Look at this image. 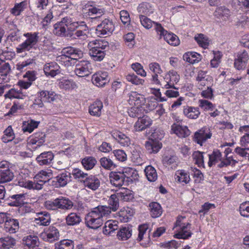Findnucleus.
Masks as SVG:
<instances>
[{
  "label": "nucleus",
  "instance_id": "603ef678",
  "mask_svg": "<svg viewBox=\"0 0 249 249\" xmlns=\"http://www.w3.org/2000/svg\"><path fill=\"white\" fill-rule=\"evenodd\" d=\"M60 89L65 90L72 89L77 88L76 83L68 79H62L59 82Z\"/></svg>",
  "mask_w": 249,
  "mask_h": 249
},
{
  "label": "nucleus",
  "instance_id": "393cba45",
  "mask_svg": "<svg viewBox=\"0 0 249 249\" xmlns=\"http://www.w3.org/2000/svg\"><path fill=\"white\" fill-rule=\"evenodd\" d=\"M17 243L16 240L11 236H6L0 238V249H11Z\"/></svg>",
  "mask_w": 249,
  "mask_h": 249
},
{
  "label": "nucleus",
  "instance_id": "37998d69",
  "mask_svg": "<svg viewBox=\"0 0 249 249\" xmlns=\"http://www.w3.org/2000/svg\"><path fill=\"white\" fill-rule=\"evenodd\" d=\"M5 98L13 99H23L24 97H25V95L22 92L21 89L19 90L16 89L15 88H13L8 90L4 95Z\"/></svg>",
  "mask_w": 249,
  "mask_h": 249
},
{
  "label": "nucleus",
  "instance_id": "4468645a",
  "mask_svg": "<svg viewBox=\"0 0 249 249\" xmlns=\"http://www.w3.org/2000/svg\"><path fill=\"white\" fill-rule=\"evenodd\" d=\"M148 69L153 73L151 81L155 85H160V81L159 79V75L163 72L160 65L157 62H151L148 65Z\"/></svg>",
  "mask_w": 249,
  "mask_h": 249
},
{
  "label": "nucleus",
  "instance_id": "e433bc0d",
  "mask_svg": "<svg viewBox=\"0 0 249 249\" xmlns=\"http://www.w3.org/2000/svg\"><path fill=\"white\" fill-rule=\"evenodd\" d=\"M89 47H92L97 50L105 51L108 48V42L104 39L96 40L90 42L88 44Z\"/></svg>",
  "mask_w": 249,
  "mask_h": 249
},
{
  "label": "nucleus",
  "instance_id": "6ab92c4d",
  "mask_svg": "<svg viewBox=\"0 0 249 249\" xmlns=\"http://www.w3.org/2000/svg\"><path fill=\"white\" fill-rule=\"evenodd\" d=\"M152 123V120L148 116L143 115L141 118H138V121L134 125V129L136 131H141L149 127Z\"/></svg>",
  "mask_w": 249,
  "mask_h": 249
},
{
  "label": "nucleus",
  "instance_id": "f3484780",
  "mask_svg": "<svg viewBox=\"0 0 249 249\" xmlns=\"http://www.w3.org/2000/svg\"><path fill=\"white\" fill-rule=\"evenodd\" d=\"M92 83L97 87H102L109 81L108 73L106 71H98L92 76Z\"/></svg>",
  "mask_w": 249,
  "mask_h": 249
},
{
  "label": "nucleus",
  "instance_id": "3c124183",
  "mask_svg": "<svg viewBox=\"0 0 249 249\" xmlns=\"http://www.w3.org/2000/svg\"><path fill=\"white\" fill-rule=\"evenodd\" d=\"M164 39L169 44L178 46L179 44L178 37L175 34L167 32L163 36Z\"/></svg>",
  "mask_w": 249,
  "mask_h": 249
},
{
  "label": "nucleus",
  "instance_id": "a18cd8bd",
  "mask_svg": "<svg viewBox=\"0 0 249 249\" xmlns=\"http://www.w3.org/2000/svg\"><path fill=\"white\" fill-rule=\"evenodd\" d=\"M138 11L140 15H149L153 13L154 9L149 3L143 2L139 5Z\"/></svg>",
  "mask_w": 249,
  "mask_h": 249
},
{
  "label": "nucleus",
  "instance_id": "79ce46f5",
  "mask_svg": "<svg viewBox=\"0 0 249 249\" xmlns=\"http://www.w3.org/2000/svg\"><path fill=\"white\" fill-rule=\"evenodd\" d=\"M129 150L131 153L130 158L132 161L136 164H141L142 160L141 157L140 152L137 150L133 145H132V147H129L128 145L127 146V151Z\"/></svg>",
  "mask_w": 249,
  "mask_h": 249
},
{
  "label": "nucleus",
  "instance_id": "6e6d98bb",
  "mask_svg": "<svg viewBox=\"0 0 249 249\" xmlns=\"http://www.w3.org/2000/svg\"><path fill=\"white\" fill-rule=\"evenodd\" d=\"M45 134L42 132H37L34 134L31 141L33 144L40 146L45 142Z\"/></svg>",
  "mask_w": 249,
  "mask_h": 249
},
{
  "label": "nucleus",
  "instance_id": "052dcab7",
  "mask_svg": "<svg viewBox=\"0 0 249 249\" xmlns=\"http://www.w3.org/2000/svg\"><path fill=\"white\" fill-rule=\"evenodd\" d=\"M101 166L105 169L111 170L115 167V165L110 159L106 157L102 158L100 160Z\"/></svg>",
  "mask_w": 249,
  "mask_h": 249
},
{
  "label": "nucleus",
  "instance_id": "c756f323",
  "mask_svg": "<svg viewBox=\"0 0 249 249\" xmlns=\"http://www.w3.org/2000/svg\"><path fill=\"white\" fill-rule=\"evenodd\" d=\"M231 15V12L229 9L225 6L217 7L214 12V16L223 20H227Z\"/></svg>",
  "mask_w": 249,
  "mask_h": 249
},
{
  "label": "nucleus",
  "instance_id": "412c9836",
  "mask_svg": "<svg viewBox=\"0 0 249 249\" xmlns=\"http://www.w3.org/2000/svg\"><path fill=\"white\" fill-rule=\"evenodd\" d=\"M54 155L51 151L44 152L38 155L36 160L40 165H50L53 159Z\"/></svg>",
  "mask_w": 249,
  "mask_h": 249
},
{
  "label": "nucleus",
  "instance_id": "de8ad7c7",
  "mask_svg": "<svg viewBox=\"0 0 249 249\" xmlns=\"http://www.w3.org/2000/svg\"><path fill=\"white\" fill-rule=\"evenodd\" d=\"M14 173L10 169L0 171V184L11 181L14 178Z\"/></svg>",
  "mask_w": 249,
  "mask_h": 249
},
{
  "label": "nucleus",
  "instance_id": "f704fd0d",
  "mask_svg": "<svg viewBox=\"0 0 249 249\" xmlns=\"http://www.w3.org/2000/svg\"><path fill=\"white\" fill-rule=\"evenodd\" d=\"M150 215L153 218H157L161 215L162 209L159 203L155 202H151L149 205Z\"/></svg>",
  "mask_w": 249,
  "mask_h": 249
},
{
  "label": "nucleus",
  "instance_id": "4d7b16f0",
  "mask_svg": "<svg viewBox=\"0 0 249 249\" xmlns=\"http://www.w3.org/2000/svg\"><path fill=\"white\" fill-rule=\"evenodd\" d=\"M53 33L54 34L60 36H65L66 35L67 28L66 27L58 22L55 23L54 26Z\"/></svg>",
  "mask_w": 249,
  "mask_h": 249
},
{
  "label": "nucleus",
  "instance_id": "bb28decb",
  "mask_svg": "<svg viewBox=\"0 0 249 249\" xmlns=\"http://www.w3.org/2000/svg\"><path fill=\"white\" fill-rule=\"evenodd\" d=\"M118 222L117 221L108 220L105 223L103 232L104 234L107 235H112L115 231L119 228Z\"/></svg>",
  "mask_w": 249,
  "mask_h": 249
},
{
  "label": "nucleus",
  "instance_id": "ea45409f",
  "mask_svg": "<svg viewBox=\"0 0 249 249\" xmlns=\"http://www.w3.org/2000/svg\"><path fill=\"white\" fill-rule=\"evenodd\" d=\"M183 58L184 61L193 64L198 62L201 59L200 54L195 52L185 53Z\"/></svg>",
  "mask_w": 249,
  "mask_h": 249
},
{
  "label": "nucleus",
  "instance_id": "b1692460",
  "mask_svg": "<svg viewBox=\"0 0 249 249\" xmlns=\"http://www.w3.org/2000/svg\"><path fill=\"white\" fill-rule=\"evenodd\" d=\"M183 111L184 115L190 119H196L200 114L198 107L186 106L183 107Z\"/></svg>",
  "mask_w": 249,
  "mask_h": 249
},
{
  "label": "nucleus",
  "instance_id": "6e6552de",
  "mask_svg": "<svg viewBox=\"0 0 249 249\" xmlns=\"http://www.w3.org/2000/svg\"><path fill=\"white\" fill-rule=\"evenodd\" d=\"M158 132L156 131L153 134L152 136L155 140L149 139L145 142V146L149 153H157L161 148V143L157 139L161 140L163 137V133H160L158 136Z\"/></svg>",
  "mask_w": 249,
  "mask_h": 249
},
{
  "label": "nucleus",
  "instance_id": "39448f33",
  "mask_svg": "<svg viewBox=\"0 0 249 249\" xmlns=\"http://www.w3.org/2000/svg\"><path fill=\"white\" fill-rule=\"evenodd\" d=\"M44 206L48 210H69L73 206V203L70 200L61 196L53 200L46 201Z\"/></svg>",
  "mask_w": 249,
  "mask_h": 249
},
{
  "label": "nucleus",
  "instance_id": "58836bf2",
  "mask_svg": "<svg viewBox=\"0 0 249 249\" xmlns=\"http://www.w3.org/2000/svg\"><path fill=\"white\" fill-rule=\"evenodd\" d=\"M66 221L67 225L74 226L79 224L82 221V218L79 214L71 213L66 217Z\"/></svg>",
  "mask_w": 249,
  "mask_h": 249
},
{
  "label": "nucleus",
  "instance_id": "473e14b6",
  "mask_svg": "<svg viewBox=\"0 0 249 249\" xmlns=\"http://www.w3.org/2000/svg\"><path fill=\"white\" fill-rule=\"evenodd\" d=\"M103 107L102 102L100 100H96L89 107V113L92 116H99Z\"/></svg>",
  "mask_w": 249,
  "mask_h": 249
},
{
  "label": "nucleus",
  "instance_id": "5701e85b",
  "mask_svg": "<svg viewBox=\"0 0 249 249\" xmlns=\"http://www.w3.org/2000/svg\"><path fill=\"white\" fill-rule=\"evenodd\" d=\"M83 181L85 187L92 190H96L100 185L99 179L94 176L87 177Z\"/></svg>",
  "mask_w": 249,
  "mask_h": 249
},
{
  "label": "nucleus",
  "instance_id": "4be33fe9",
  "mask_svg": "<svg viewBox=\"0 0 249 249\" xmlns=\"http://www.w3.org/2000/svg\"><path fill=\"white\" fill-rule=\"evenodd\" d=\"M71 174L64 171L55 177L53 181H55L58 186L64 187L71 181Z\"/></svg>",
  "mask_w": 249,
  "mask_h": 249
},
{
  "label": "nucleus",
  "instance_id": "7c9ffc66",
  "mask_svg": "<svg viewBox=\"0 0 249 249\" xmlns=\"http://www.w3.org/2000/svg\"><path fill=\"white\" fill-rule=\"evenodd\" d=\"M23 243L29 249H39L38 247L39 245L38 238L36 236L29 235L24 237L23 239Z\"/></svg>",
  "mask_w": 249,
  "mask_h": 249
},
{
  "label": "nucleus",
  "instance_id": "2f4dec72",
  "mask_svg": "<svg viewBox=\"0 0 249 249\" xmlns=\"http://www.w3.org/2000/svg\"><path fill=\"white\" fill-rule=\"evenodd\" d=\"M139 175L137 171L132 168H125V182L128 185L138 179Z\"/></svg>",
  "mask_w": 249,
  "mask_h": 249
},
{
  "label": "nucleus",
  "instance_id": "9b49d317",
  "mask_svg": "<svg viewBox=\"0 0 249 249\" xmlns=\"http://www.w3.org/2000/svg\"><path fill=\"white\" fill-rule=\"evenodd\" d=\"M164 81L160 82V85L164 86L166 89L174 88L176 89L174 85L177 84L179 80V75L178 73L174 71H170L168 73L165 74L164 76Z\"/></svg>",
  "mask_w": 249,
  "mask_h": 249
},
{
  "label": "nucleus",
  "instance_id": "1a4fd4ad",
  "mask_svg": "<svg viewBox=\"0 0 249 249\" xmlns=\"http://www.w3.org/2000/svg\"><path fill=\"white\" fill-rule=\"evenodd\" d=\"M121 198L123 200L124 199V192L122 191L119 192L116 194L111 195L108 198L107 201L108 206H99V207H102L104 209H109V212L108 215L111 213L112 211L115 212L119 208V199Z\"/></svg>",
  "mask_w": 249,
  "mask_h": 249
},
{
  "label": "nucleus",
  "instance_id": "c03bdc74",
  "mask_svg": "<svg viewBox=\"0 0 249 249\" xmlns=\"http://www.w3.org/2000/svg\"><path fill=\"white\" fill-rule=\"evenodd\" d=\"M175 176V179L179 182H183L185 184H187L190 181L189 174L183 170L177 171L176 173Z\"/></svg>",
  "mask_w": 249,
  "mask_h": 249
},
{
  "label": "nucleus",
  "instance_id": "c85d7f7f",
  "mask_svg": "<svg viewBox=\"0 0 249 249\" xmlns=\"http://www.w3.org/2000/svg\"><path fill=\"white\" fill-rule=\"evenodd\" d=\"M89 28L84 21H80V27L74 33L75 38L85 39L88 37Z\"/></svg>",
  "mask_w": 249,
  "mask_h": 249
},
{
  "label": "nucleus",
  "instance_id": "69168bd1",
  "mask_svg": "<svg viewBox=\"0 0 249 249\" xmlns=\"http://www.w3.org/2000/svg\"><path fill=\"white\" fill-rule=\"evenodd\" d=\"M52 175L53 173L50 170H48V171L42 170L36 176L35 178L45 180L46 182H47L52 178Z\"/></svg>",
  "mask_w": 249,
  "mask_h": 249
},
{
  "label": "nucleus",
  "instance_id": "5fc2aeb1",
  "mask_svg": "<svg viewBox=\"0 0 249 249\" xmlns=\"http://www.w3.org/2000/svg\"><path fill=\"white\" fill-rule=\"evenodd\" d=\"M38 124L39 122L34 120H31L30 121L23 123L22 129L24 132H28L31 133L35 128L38 126Z\"/></svg>",
  "mask_w": 249,
  "mask_h": 249
},
{
  "label": "nucleus",
  "instance_id": "20e7f679",
  "mask_svg": "<svg viewBox=\"0 0 249 249\" xmlns=\"http://www.w3.org/2000/svg\"><path fill=\"white\" fill-rule=\"evenodd\" d=\"M0 229L6 232L14 233L19 229V222L17 219L11 218L8 213H1Z\"/></svg>",
  "mask_w": 249,
  "mask_h": 249
},
{
  "label": "nucleus",
  "instance_id": "e2e57ef3",
  "mask_svg": "<svg viewBox=\"0 0 249 249\" xmlns=\"http://www.w3.org/2000/svg\"><path fill=\"white\" fill-rule=\"evenodd\" d=\"M88 15L90 16L96 15L95 17H91V18L92 20H95L100 17L104 13V10L103 9L98 8L95 7H92L89 9L88 10Z\"/></svg>",
  "mask_w": 249,
  "mask_h": 249
},
{
  "label": "nucleus",
  "instance_id": "338daca9",
  "mask_svg": "<svg viewBox=\"0 0 249 249\" xmlns=\"http://www.w3.org/2000/svg\"><path fill=\"white\" fill-rule=\"evenodd\" d=\"M141 24L146 29H150L152 26L153 21L144 15H140Z\"/></svg>",
  "mask_w": 249,
  "mask_h": 249
},
{
  "label": "nucleus",
  "instance_id": "774afa93",
  "mask_svg": "<svg viewBox=\"0 0 249 249\" xmlns=\"http://www.w3.org/2000/svg\"><path fill=\"white\" fill-rule=\"evenodd\" d=\"M241 215L244 217H249V202H245L242 203L239 207Z\"/></svg>",
  "mask_w": 249,
  "mask_h": 249
},
{
  "label": "nucleus",
  "instance_id": "f257e3e1",
  "mask_svg": "<svg viewBox=\"0 0 249 249\" xmlns=\"http://www.w3.org/2000/svg\"><path fill=\"white\" fill-rule=\"evenodd\" d=\"M109 209H104L99 206L93 209L85 217V223L89 228L97 229L103 223V217L108 215Z\"/></svg>",
  "mask_w": 249,
  "mask_h": 249
},
{
  "label": "nucleus",
  "instance_id": "72a5a7b5",
  "mask_svg": "<svg viewBox=\"0 0 249 249\" xmlns=\"http://www.w3.org/2000/svg\"><path fill=\"white\" fill-rule=\"evenodd\" d=\"M89 48V53L94 61H101L104 59L106 55L105 51L97 50L92 47Z\"/></svg>",
  "mask_w": 249,
  "mask_h": 249
},
{
  "label": "nucleus",
  "instance_id": "a878e982",
  "mask_svg": "<svg viewBox=\"0 0 249 249\" xmlns=\"http://www.w3.org/2000/svg\"><path fill=\"white\" fill-rule=\"evenodd\" d=\"M50 214L46 212L38 213V217L35 218V222L39 226H47L51 222Z\"/></svg>",
  "mask_w": 249,
  "mask_h": 249
},
{
  "label": "nucleus",
  "instance_id": "dca6fc26",
  "mask_svg": "<svg viewBox=\"0 0 249 249\" xmlns=\"http://www.w3.org/2000/svg\"><path fill=\"white\" fill-rule=\"evenodd\" d=\"M12 201L9 203L10 206L19 207V212H28L27 208L24 205V200L25 198L24 194L13 195L10 196Z\"/></svg>",
  "mask_w": 249,
  "mask_h": 249
},
{
  "label": "nucleus",
  "instance_id": "a211bd4d",
  "mask_svg": "<svg viewBox=\"0 0 249 249\" xmlns=\"http://www.w3.org/2000/svg\"><path fill=\"white\" fill-rule=\"evenodd\" d=\"M43 70L47 76L53 77L60 73L59 66L54 62L46 64L44 66Z\"/></svg>",
  "mask_w": 249,
  "mask_h": 249
},
{
  "label": "nucleus",
  "instance_id": "7ed1b4c3",
  "mask_svg": "<svg viewBox=\"0 0 249 249\" xmlns=\"http://www.w3.org/2000/svg\"><path fill=\"white\" fill-rule=\"evenodd\" d=\"M190 229L191 224L186 221V217L179 216L173 228L176 232L174 237L178 239H186L192 235Z\"/></svg>",
  "mask_w": 249,
  "mask_h": 249
},
{
  "label": "nucleus",
  "instance_id": "864d4df0",
  "mask_svg": "<svg viewBox=\"0 0 249 249\" xmlns=\"http://www.w3.org/2000/svg\"><path fill=\"white\" fill-rule=\"evenodd\" d=\"M96 162V159L92 157H87L82 160V164L85 169L87 170L92 169Z\"/></svg>",
  "mask_w": 249,
  "mask_h": 249
},
{
  "label": "nucleus",
  "instance_id": "49530a36",
  "mask_svg": "<svg viewBox=\"0 0 249 249\" xmlns=\"http://www.w3.org/2000/svg\"><path fill=\"white\" fill-rule=\"evenodd\" d=\"M74 247L73 241L64 239L55 244V249H73Z\"/></svg>",
  "mask_w": 249,
  "mask_h": 249
},
{
  "label": "nucleus",
  "instance_id": "13d9d810",
  "mask_svg": "<svg viewBox=\"0 0 249 249\" xmlns=\"http://www.w3.org/2000/svg\"><path fill=\"white\" fill-rule=\"evenodd\" d=\"M195 39L198 45L204 49L207 48L209 46V41L208 38L203 34H198L195 37Z\"/></svg>",
  "mask_w": 249,
  "mask_h": 249
},
{
  "label": "nucleus",
  "instance_id": "a19ab883",
  "mask_svg": "<svg viewBox=\"0 0 249 249\" xmlns=\"http://www.w3.org/2000/svg\"><path fill=\"white\" fill-rule=\"evenodd\" d=\"M209 162L208 165L209 167H212L213 165H215L216 163L221 161L222 155L219 150H214L211 154L208 155Z\"/></svg>",
  "mask_w": 249,
  "mask_h": 249
},
{
  "label": "nucleus",
  "instance_id": "c9c22d12",
  "mask_svg": "<svg viewBox=\"0 0 249 249\" xmlns=\"http://www.w3.org/2000/svg\"><path fill=\"white\" fill-rule=\"evenodd\" d=\"M164 166L168 168L174 169L177 166V158L174 156H164L162 160Z\"/></svg>",
  "mask_w": 249,
  "mask_h": 249
},
{
  "label": "nucleus",
  "instance_id": "09e8293b",
  "mask_svg": "<svg viewBox=\"0 0 249 249\" xmlns=\"http://www.w3.org/2000/svg\"><path fill=\"white\" fill-rule=\"evenodd\" d=\"M144 172L147 179L151 182L156 181L158 175L156 169L152 166L149 165L145 167Z\"/></svg>",
  "mask_w": 249,
  "mask_h": 249
},
{
  "label": "nucleus",
  "instance_id": "f8f14e48",
  "mask_svg": "<svg viewBox=\"0 0 249 249\" xmlns=\"http://www.w3.org/2000/svg\"><path fill=\"white\" fill-rule=\"evenodd\" d=\"M212 133L209 128L203 127L196 132L194 134V141L197 143L202 145L208 139L211 138Z\"/></svg>",
  "mask_w": 249,
  "mask_h": 249
},
{
  "label": "nucleus",
  "instance_id": "9d476101",
  "mask_svg": "<svg viewBox=\"0 0 249 249\" xmlns=\"http://www.w3.org/2000/svg\"><path fill=\"white\" fill-rule=\"evenodd\" d=\"M74 71L79 77L88 76L92 73L91 64L88 61H78Z\"/></svg>",
  "mask_w": 249,
  "mask_h": 249
},
{
  "label": "nucleus",
  "instance_id": "8fccbe9b",
  "mask_svg": "<svg viewBox=\"0 0 249 249\" xmlns=\"http://www.w3.org/2000/svg\"><path fill=\"white\" fill-rule=\"evenodd\" d=\"M144 109L142 107H134L128 110L129 116L133 118H141L144 115Z\"/></svg>",
  "mask_w": 249,
  "mask_h": 249
},
{
  "label": "nucleus",
  "instance_id": "ddd939ff",
  "mask_svg": "<svg viewBox=\"0 0 249 249\" xmlns=\"http://www.w3.org/2000/svg\"><path fill=\"white\" fill-rule=\"evenodd\" d=\"M249 59L248 52L245 50H240L237 53V58L234 60V67L238 70L244 69Z\"/></svg>",
  "mask_w": 249,
  "mask_h": 249
},
{
  "label": "nucleus",
  "instance_id": "f03ea898",
  "mask_svg": "<svg viewBox=\"0 0 249 249\" xmlns=\"http://www.w3.org/2000/svg\"><path fill=\"white\" fill-rule=\"evenodd\" d=\"M83 55V52L80 49L70 46L62 50L61 55L57 57L56 60L69 67L73 65L75 61L82 57Z\"/></svg>",
  "mask_w": 249,
  "mask_h": 249
},
{
  "label": "nucleus",
  "instance_id": "bf43d9fd",
  "mask_svg": "<svg viewBox=\"0 0 249 249\" xmlns=\"http://www.w3.org/2000/svg\"><path fill=\"white\" fill-rule=\"evenodd\" d=\"M204 152H201L197 151L194 152L193 154V159L195 163L199 167H204L203 154Z\"/></svg>",
  "mask_w": 249,
  "mask_h": 249
},
{
  "label": "nucleus",
  "instance_id": "aec40b11",
  "mask_svg": "<svg viewBox=\"0 0 249 249\" xmlns=\"http://www.w3.org/2000/svg\"><path fill=\"white\" fill-rule=\"evenodd\" d=\"M124 171H123L122 173L121 172H114L111 173L110 175L111 183L114 186L122 190L124 189V187L121 188L124 181Z\"/></svg>",
  "mask_w": 249,
  "mask_h": 249
},
{
  "label": "nucleus",
  "instance_id": "680f3d73",
  "mask_svg": "<svg viewBox=\"0 0 249 249\" xmlns=\"http://www.w3.org/2000/svg\"><path fill=\"white\" fill-rule=\"evenodd\" d=\"M14 138V133L11 126H9L4 131V135L2 137V142L6 143L12 141Z\"/></svg>",
  "mask_w": 249,
  "mask_h": 249
},
{
  "label": "nucleus",
  "instance_id": "cd10ccee",
  "mask_svg": "<svg viewBox=\"0 0 249 249\" xmlns=\"http://www.w3.org/2000/svg\"><path fill=\"white\" fill-rule=\"evenodd\" d=\"M171 130L179 137H185L190 134L189 130L186 126H182L175 123L171 126Z\"/></svg>",
  "mask_w": 249,
  "mask_h": 249
},
{
  "label": "nucleus",
  "instance_id": "0e129e2a",
  "mask_svg": "<svg viewBox=\"0 0 249 249\" xmlns=\"http://www.w3.org/2000/svg\"><path fill=\"white\" fill-rule=\"evenodd\" d=\"M126 79L127 81L136 85H143L144 83V80L139 78L134 73L127 75L126 76Z\"/></svg>",
  "mask_w": 249,
  "mask_h": 249
},
{
  "label": "nucleus",
  "instance_id": "2eb2a0df",
  "mask_svg": "<svg viewBox=\"0 0 249 249\" xmlns=\"http://www.w3.org/2000/svg\"><path fill=\"white\" fill-rule=\"evenodd\" d=\"M41 236L44 240L52 243L58 239L59 232L55 227L51 226L44 230Z\"/></svg>",
  "mask_w": 249,
  "mask_h": 249
},
{
  "label": "nucleus",
  "instance_id": "0eeeda50",
  "mask_svg": "<svg viewBox=\"0 0 249 249\" xmlns=\"http://www.w3.org/2000/svg\"><path fill=\"white\" fill-rule=\"evenodd\" d=\"M114 30L113 22L108 19H105L99 25L96 29L95 33L97 36L103 37L109 36Z\"/></svg>",
  "mask_w": 249,
  "mask_h": 249
},
{
  "label": "nucleus",
  "instance_id": "4c0bfd02",
  "mask_svg": "<svg viewBox=\"0 0 249 249\" xmlns=\"http://www.w3.org/2000/svg\"><path fill=\"white\" fill-rule=\"evenodd\" d=\"M56 94L53 91L42 90L39 93L38 98L44 102L51 103L55 100Z\"/></svg>",
  "mask_w": 249,
  "mask_h": 249
},
{
  "label": "nucleus",
  "instance_id": "423d86ee",
  "mask_svg": "<svg viewBox=\"0 0 249 249\" xmlns=\"http://www.w3.org/2000/svg\"><path fill=\"white\" fill-rule=\"evenodd\" d=\"M38 33H27L23 35L26 37V39L17 48L16 52L18 53H22L26 51H29L36 44L38 39Z\"/></svg>",
  "mask_w": 249,
  "mask_h": 249
}]
</instances>
